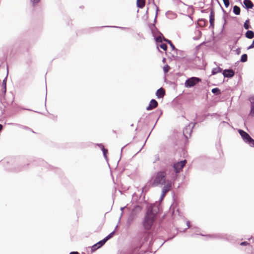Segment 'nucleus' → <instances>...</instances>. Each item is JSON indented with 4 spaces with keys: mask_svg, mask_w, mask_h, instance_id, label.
<instances>
[{
    "mask_svg": "<svg viewBox=\"0 0 254 254\" xmlns=\"http://www.w3.org/2000/svg\"><path fill=\"white\" fill-rule=\"evenodd\" d=\"M20 46V42L19 41H16L14 44L11 45L9 47L7 48L5 50V48L3 49L4 54H6L9 55L10 56H14L17 52Z\"/></svg>",
    "mask_w": 254,
    "mask_h": 254,
    "instance_id": "nucleus-10",
    "label": "nucleus"
},
{
    "mask_svg": "<svg viewBox=\"0 0 254 254\" xmlns=\"http://www.w3.org/2000/svg\"><path fill=\"white\" fill-rule=\"evenodd\" d=\"M248 30L245 33V37L249 39H252L254 36V32L252 30L247 29Z\"/></svg>",
    "mask_w": 254,
    "mask_h": 254,
    "instance_id": "nucleus-30",
    "label": "nucleus"
},
{
    "mask_svg": "<svg viewBox=\"0 0 254 254\" xmlns=\"http://www.w3.org/2000/svg\"><path fill=\"white\" fill-rule=\"evenodd\" d=\"M143 195H144V193H142V195H141V197L140 198L139 195H138L136 193L134 192L132 194V197H136V198H138L139 200H141L142 199Z\"/></svg>",
    "mask_w": 254,
    "mask_h": 254,
    "instance_id": "nucleus-49",
    "label": "nucleus"
},
{
    "mask_svg": "<svg viewBox=\"0 0 254 254\" xmlns=\"http://www.w3.org/2000/svg\"><path fill=\"white\" fill-rule=\"evenodd\" d=\"M243 6L248 10L249 9H252L254 4L250 0H244Z\"/></svg>",
    "mask_w": 254,
    "mask_h": 254,
    "instance_id": "nucleus-23",
    "label": "nucleus"
},
{
    "mask_svg": "<svg viewBox=\"0 0 254 254\" xmlns=\"http://www.w3.org/2000/svg\"><path fill=\"white\" fill-rule=\"evenodd\" d=\"M133 202H135V204H134L133 208L129 210V212L133 213L134 214L138 216L139 213L143 209L144 205L146 203L145 194L143 195L141 200H139L138 198H136L133 200Z\"/></svg>",
    "mask_w": 254,
    "mask_h": 254,
    "instance_id": "nucleus-4",
    "label": "nucleus"
},
{
    "mask_svg": "<svg viewBox=\"0 0 254 254\" xmlns=\"http://www.w3.org/2000/svg\"><path fill=\"white\" fill-rule=\"evenodd\" d=\"M165 14L166 16H167L168 14H171L173 16H175L176 15L175 13L171 10L167 11Z\"/></svg>",
    "mask_w": 254,
    "mask_h": 254,
    "instance_id": "nucleus-58",
    "label": "nucleus"
},
{
    "mask_svg": "<svg viewBox=\"0 0 254 254\" xmlns=\"http://www.w3.org/2000/svg\"><path fill=\"white\" fill-rule=\"evenodd\" d=\"M191 124V123H189L183 130V135L185 138L184 145L185 146L187 145L189 143V138L191 136L192 129L195 127L197 123L194 122L191 127L190 125Z\"/></svg>",
    "mask_w": 254,
    "mask_h": 254,
    "instance_id": "nucleus-5",
    "label": "nucleus"
},
{
    "mask_svg": "<svg viewBox=\"0 0 254 254\" xmlns=\"http://www.w3.org/2000/svg\"><path fill=\"white\" fill-rule=\"evenodd\" d=\"M151 187H153L152 182L151 180H149L145 185L141 189V192L139 194V197H141V195H142V193H144L145 195H146V193H147L151 188Z\"/></svg>",
    "mask_w": 254,
    "mask_h": 254,
    "instance_id": "nucleus-14",
    "label": "nucleus"
},
{
    "mask_svg": "<svg viewBox=\"0 0 254 254\" xmlns=\"http://www.w3.org/2000/svg\"><path fill=\"white\" fill-rule=\"evenodd\" d=\"M170 188L171 185L170 181H168L167 183L163 185L161 190V194L159 199L160 200L163 199L165 194L170 190Z\"/></svg>",
    "mask_w": 254,
    "mask_h": 254,
    "instance_id": "nucleus-19",
    "label": "nucleus"
},
{
    "mask_svg": "<svg viewBox=\"0 0 254 254\" xmlns=\"http://www.w3.org/2000/svg\"><path fill=\"white\" fill-rule=\"evenodd\" d=\"M176 53L179 56H181L182 57H186L185 53L183 51L178 49V50L176 51Z\"/></svg>",
    "mask_w": 254,
    "mask_h": 254,
    "instance_id": "nucleus-44",
    "label": "nucleus"
},
{
    "mask_svg": "<svg viewBox=\"0 0 254 254\" xmlns=\"http://www.w3.org/2000/svg\"><path fill=\"white\" fill-rule=\"evenodd\" d=\"M161 161L168 171V174L172 175L173 177L183 169L186 162V160H183L175 163L173 158L168 157H166Z\"/></svg>",
    "mask_w": 254,
    "mask_h": 254,
    "instance_id": "nucleus-1",
    "label": "nucleus"
},
{
    "mask_svg": "<svg viewBox=\"0 0 254 254\" xmlns=\"http://www.w3.org/2000/svg\"><path fill=\"white\" fill-rule=\"evenodd\" d=\"M34 164L35 165H37L42 167H44L48 169L53 170V169L55 168L53 166L48 164L47 162H46L44 160L41 158H38L35 160Z\"/></svg>",
    "mask_w": 254,
    "mask_h": 254,
    "instance_id": "nucleus-12",
    "label": "nucleus"
},
{
    "mask_svg": "<svg viewBox=\"0 0 254 254\" xmlns=\"http://www.w3.org/2000/svg\"><path fill=\"white\" fill-rule=\"evenodd\" d=\"M199 235L203 237H207L213 239H223L228 241H230L231 240H232V241L234 240L233 236H231L225 234L218 233L204 235L202 233H200Z\"/></svg>",
    "mask_w": 254,
    "mask_h": 254,
    "instance_id": "nucleus-7",
    "label": "nucleus"
},
{
    "mask_svg": "<svg viewBox=\"0 0 254 254\" xmlns=\"http://www.w3.org/2000/svg\"><path fill=\"white\" fill-rule=\"evenodd\" d=\"M186 75L183 73L178 72L174 74V78L176 80V83L175 82H170V84L172 85H174L175 87L177 86L178 82H181V80L179 78H186Z\"/></svg>",
    "mask_w": 254,
    "mask_h": 254,
    "instance_id": "nucleus-16",
    "label": "nucleus"
},
{
    "mask_svg": "<svg viewBox=\"0 0 254 254\" xmlns=\"http://www.w3.org/2000/svg\"><path fill=\"white\" fill-rule=\"evenodd\" d=\"M223 70V69L219 66L213 68L211 70V75H214L219 73H222Z\"/></svg>",
    "mask_w": 254,
    "mask_h": 254,
    "instance_id": "nucleus-28",
    "label": "nucleus"
},
{
    "mask_svg": "<svg viewBox=\"0 0 254 254\" xmlns=\"http://www.w3.org/2000/svg\"><path fill=\"white\" fill-rule=\"evenodd\" d=\"M248 55L247 54H243L241 55L240 61L242 63H246L248 61Z\"/></svg>",
    "mask_w": 254,
    "mask_h": 254,
    "instance_id": "nucleus-40",
    "label": "nucleus"
},
{
    "mask_svg": "<svg viewBox=\"0 0 254 254\" xmlns=\"http://www.w3.org/2000/svg\"><path fill=\"white\" fill-rule=\"evenodd\" d=\"M159 33L162 35V36L163 37V41L165 42L166 43H167L169 44H170V43H171L172 42L170 40L166 38L161 32H159Z\"/></svg>",
    "mask_w": 254,
    "mask_h": 254,
    "instance_id": "nucleus-52",
    "label": "nucleus"
},
{
    "mask_svg": "<svg viewBox=\"0 0 254 254\" xmlns=\"http://www.w3.org/2000/svg\"><path fill=\"white\" fill-rule=\"evenodd\" d=\"M253 48H254V39L253 40L252 44L247 49L249 50Z\"/></svg>",
    "mask_w": 254,
    "mask_h": 254,
    "instance_id": "nucleus-57",
    "label": "nucleus"
},
{
    "mask_svg": "<svg viewBox=\"0 0 254 254\" xmlns=\"http://www.w3.org/2000/svg\"><path fill=\"white\" fill-rule=\"evenodd\" d=\"M196 24L198 27L204 28L207 25L208 21L204 18H199L198 19Z\"/></svg>",
    "mask_w": 254,
    "mask_h": 254,
    "instance_id": "nucleus-22",
    "label": "nucleus"
},
{
    "mask_svg": "<svg viewBox=\"0 0 254 254\" xmlns=\"http://www.w3.org/2000/svg\"><path fill=\"white\" fill-rule=\"evenodd\" d=\"M238 132L245 143L248 144L251 147H254V139L248 133L242 129H239Z\"/></svg>",
    "mask_w": 254,
    "mask_h": 254,
    "instance_id": "nucleus-9",
    "label": "nucleus"
},
{
    "mask_svg": "<svg viewBox=\"0 0 254 254\" xmlns=\"http://www.w3.org/2000/svg\"><path fill=\"white\" fill-rule=\"evenodd\" d=\"M145 0H141V1H139L138 3H136V6L138 8H142L145 6Z\"/></svg>",
    "mask_w": 254,
    "mask_h": 254,
    "instance_id": "nucleus-42",
    "label": "nucleus"
},
{
    "mask_svg": "<svg viewBox=\"0 0 254 254\" xmlns=\"http://www.w3.org/2000/svg\"><path fill=\"white\" fill-rule=\"evenodd\" d=\"M105 241L103 239L102 240L96 243V245L98 246V248L100 249L103 247L105 244Z\"/></svg>",
    "mask_w": 254,
    "mask_h": 254,
    "instance_id": "nucleus-47",
    "label": "nucleus"
},
{
    "mask_svg": "<svg viewBox=\"0 0 254 254\" xmlns=\"http://www.w3.org/2000/svg\"><path fill=\"white\" fill-rule=\"evenodd\" d=\"M195 33L196 35L194 36L192 38V39L194 40H198L201 37L202 33L201 31L200 30H199V29L195 30Z\"/></svg>",
    "mask_w": 254,
    "mask_h": 254,
    "instance_id": "nucleus-32",
    "label": "nucleus"
},
{
    "mask_svg": "<svg viewBox=\"0 0 254 254\" xmlns=\"http://www.w3.org/2000/svg\"><path fill=\"white\" fill-rule=\"evenodd\" d=\"M173 1L177 5H179L180 4L182 3L183 4L188 6L189 8H190L192 10V13H194V9L193 8V7L192 5H189L184 2H183L181 0H173Z\"/></svg>",
    "mask_w": 254,
    "mask_h": 254,
    "instance_id": "nucleus-26",
    "label": "nucleus"
},
{
    "mask_svg": "<svg viewBox=\"0 0 254 254\" xmlns=\"http://www.w3.org/2000/svg\"><path fill=\"white\" fill-rule=\"evenodd\" d=\"M209 21H215V11L213 9L210 10Z\"/></svg>",
    "mask_w": 254,
    "mask_h": 254,
    "instance_id": "nucleus-41",
    "label": "nucleus"
},
{
    "mask_svg": "<svg viewBox=\"0 0 254 254\" xmlns=\"http://www.w3.org/2000/svg\"><path fill=\"white\" fill-rule=\"evenodd\" d=\"M250 20L249 18H247V19L246 20L244 23V27L245 29H252V27L251 25L250 24Z\"/></svg>",
    "mask_w": 254,
    "mask_h": 254,
    "instance_id": "nucleus-37",
    "label": "nucleus"
},
{
    "mask_svg": "<svg viewBox=\"0 0 254 254\" xmlns=\"http://www.w3.org/2000/svg\"><path fill=\"white\" fill-rule=\"evenodd\" d=\"M233 12L236 15H240L241 13L240 7L237 5H234L233 8Z\"/></svg>",
    "mask_w": 254,
    "mask_h": 254,
    "instance_id": "nucleus-34",
    "label": "nucleus"
},
{
    "mask_svg": "<svg viewBox=\"0 0 254 254\" xmlns=\"http://www.w3.org/2000/svg\"><path fill=\"white\" fill-rule=\"evenodd\" d=\"M175 60L176 62L182 64H187L191 62V60L190 59L187 58L186 57H182L178 55L175 56Z\"/></svg>",
    "mask_w": 254,
    "mask_h": 254,
    "instance_id": "nucleus-20",
    "label": "nucleus"
},
{
    "mask_svg": "<svg viewBox=\"0 0 254 254\" xmlns=\"http://www.w3.org/2000/svg\"><path fill=\"white\" fill-rule=\"evenodd\" d=\"M159 47L160 48H161L162 49H163L164 51H166L167 48V46L166 44L165 43H163V42H161L159 44H157V45H156V48L157 49V50L159 52H161V51L159 48Z\"/></svg>",
    "mask_w": 254,
    "mask_h": 254,
    "instance_id": "nucleus-31",
    "label": "nucleus"
},
{
    "mask_svg": "<svg viewBox=\"0 0 254 254\" xmlns=\"http://www.w3.org/2000/svg\"><path fill=\"white\" fill-rule=\"evenodd\" d=\"M88 248L91 249V253H94V252H96L98 249H99L98 248V246L96 245V243L94 244L91 247H89Z\"/></svg>",
    "mask_w": 254,
    "mask_h": 254,
    "instance_id": "nucleus-45",
    "label": "nucleus"
},
{
    "mask_svg": "<svg viewBox=\"0 0 254 254\" xmlns=\"http://www.w3.org/2000/svg\"><path fill=\"white\" fill-rule=\"evenodd\" d=\"M69 254H79L77 251H72L69 253Z\"/></svg>",
    "mask_w": 254,
    "mask_h": 254,
    "instance_id": "nucleus-63",
    "label": "nucleus"
},
{
    "mask_svg": "<svg viewBox=\"0 0 254 254\" xmlns=\"http://www.w3.org/2000/svg\"><path fill=\"white\" fill-rule=\"evenodd\" d=\"M152 4L155 6L156 7V14H155V18H154V23L156 22V18H157V15L158 14V12L159 11V7L157 5V4L155 3V1H154V0H152Z\"/></svg>",
    "mask_w": 254,
    "mask_h": 254,
    "instance_id": "nucleus-43",
    "label": "nucleus"
},
{
    "mask_svg": "<svg viewBox=\"0 0 254 254\" xmlns=\"http://www.w3.org/2000/svg\"><path fill=\"white\" fill-rule=\"evenodd\" d=\"M56 170V172L60 174V175H62V172L61 171V170L59 168H55Z\"/></svg>",
    "mask_w": 254,
    "mask_h": 254,
    "instance_id": "nucleus-60",
    "label": "nucleus"
},
{
    "mask_svg": "<svg viewBox=\"0 0 254 254\" xmlns=\"http://www.w3.org/2000/svg\"><path fill=\"white\" fill-rule=\"evenodd\" d=\"M167 174H168V171L161 161L160 170L155 173L150 179L152 182L153 187L162 186L167 183L169 181L166 179Z\"/></svg>",
    "mask_w": 254,
    "mask_h": 254,
    "instance_id": "nucleus-2",
    "label": "nucleus"
},
{
    "mask_svg": "<svg viewBox=\"0 0 254 254\" xmlns=\"http://www.w3.org/2000/svg\"><path fill=\"white\" fill-rule=\"evenodd\" d=\"M114 231L115 230L112 231L111 233H110L103 239V240L105 241L106 243L113 237V235L114 233Z\"/></svg>",
    "mask_w": 254,
    "mask_h": 254,
    "instance_id": "nucleus-46",
    "label": "nucleus"
},
{
    "mask_svg": "<svg viewBox=\"0 0 254 254\" xmlns=\"http://www.w3.org/2000/svg\"><path fill=\"white\" fill-rule=\"evenodd\" d=\"M156 213L151 208H148L144 213L142 220V226L145 231H149L151 229L154 224Z\"/></svg>",
    "mask_w": 254,
    "mask_h": 254,
    "instance_id": "nucleus-3",
    "label": "nucleus"
},
{
    "mask_svg": "<svg viewBox=\"0 0 254 254\" xmlns=\"http://www.w3.org/2000/svg\"><path fill=\"white\" fill-rule=\"evenodd\" d=\"M6 81L7 76L3 79L1 84V95H0V102L1 104H3L5 100V95L6 92Z\"/></svg>",
    "mask_w": 254,
    "mask_h": 254,
    "instance_id": "nucleus-11",
    "label": "nucleus"
},
{
    "mask_svg": "<svg viewBox=\"0 0 254 254\" xmlns=\"http://www.w3.org/2000/svg\"><path fill=\"white\" fill-rule=\"evenodd\" d=\"M209 23H210V25H209V28H211L212 29V34H214L213 29H214V26H215V21L209 22Z\"/></svg>",
    "mask_w": 254,
    "mask_h": 254,
    "instance_id": "nucleus-53",
    "label": "nucleus"
},
{
    "mask_svg": "<svg viewBox=\"0 0 254 254\" xmlns=\"http://www.w3.org/2000/svg\"><path fill=\"white\" fill-rule=\"evenodd\" d=\"M241 62L240 61H237L236 63H235L234 64V66L236 67V66H237L239 64V63Z\"/></svg>",
    "mask_w": 254,
    "mask_h": 254,
    "instance_id": "nucleus-64",
    "label": "nucleus"
},
{
    "mask_svg": "<svg viewBox=\"0 0 254 254\" xmlns=\"http://www.w3.org/2000/svg\"><path fill=\"white\" fill-rule=\"evenodd\" d=\"M104 27H111V28H119L123 30H129L130 29V28L128 27H121V26H99V27H93L92 28H95L97 29L103 28Z\"/></svg>",
    "mask_w": 254,
    "mask_h": 254,
    "instance_id": "nucleus-25",
    "label": "nucleus"
},
{
    "mask_svg": "<svg viewBox=\"0 0 254 254\" xmlns=\"http://www.w3.org/2000/svg\"><path fill=\"white\" fill-rule=\"evenodd\" d=\"M9 124L17 126V127H18L20 128H22V129H25V130H32V129L31 128H30L29 127L22 125H20L19 124L9 123Z\"/></svg>",
    "mask_w": 254,
    "mask_h": 254,
    "instance_id": "nucleus-35",
    "label": "nucleus"
},
{
    "mask_svg": "<svg viewBox=\"0 0 254 254\" xmlns=\"http://www.w3.org/2000/svg\"><path fill=\"white\" fill-rule=\"evenodd\" d=\"M148 26L151 31L152 36L154 37V39L156 43V45L159 44L163 41V37L162 35L159 33V31H158L156 27L155 26L154 23H149Z\"/></svg>",
    "mask_w": 254,
    "mask_h": 254,
    "instance_id": "nucleus-6",
    "label": "nucleus"
},
{
    "mask_svg": "<svg viewBox=\"0 0 254 254\" xmlns=\"http://www.w3.org/2000/svg\"><path fill=\"white\" fill-rule=\"evenodd\" d=\"M164 92L162 90V88H160L157 90L155 92V95L157 96L158 99H161L163 97Z\"/></svg>",
    "mask_w": 254,
    "mask_h": 254,
    "instance_id": "nucleus-27",
    "label": "nucleus"
},
{
    "mask_svg": "<svg viewBox=\"0 0 254 254\" xmlns=\"http://www.w3.org/2000/svg\"><path fill=\"white\" fill-rule=\"evenodd\" d=\"M154 161H153V163H156V161H159L160 160V156L158 154H156L153 156Z\"/></svg>",
    "mask_w": 254,
    "mask_h": 254,
    "instance_id": "nucleus-50",
    "label": "nucleus"
},
{
    "mask_svg": "<svg viewBox=\"0 0 254 254\" xmlns=\"http://www.w3.org/2000/svg\"><path fill=\"white\" fill-rule=\"evenodd\" d=\"M94 145L96 146L99 147V148L101 149V150H103L105 149L104 145L100 143H95Z\"/></svg>",
    "mask_w": 254,
    "mask_h": 254,
    "instance_id": "nucleus-51",
    "label": "nucleus"
},
{
    "mask_svg": "<svg viewBox=\"0 0 254 254\" xmlns=\"http://www.w3.org/2000/svg\"><path fill=\"white\" fill-rule=\"evenodd\" d=\"M221 7V8L223 12V17H222V19L224 21V23L222 25V28H221V31L220 32V33H223V35H225V33H224V27H225V25L226 24V19H225V14L227 13L226 10H225V9L223 8V7L222 6V5L220 6Z\"/></svg>",
    "mask_w": 254,
    "mask_h": 254,
    "instance_id": "nucleus-24",
    "label": "nucleus"
},
{
    "mask_svg": "<svg viewBox=\"0 0 254 254\" xmlns=\"http://www.w3.org/2000/svg\"><path fill=\"white\" fill-rule=\"evenodd\" d=\"M146 18L147 19L148 18V7H147V10L145 12Z\"/></svg>",
    "mask_w": 254,
    "mask_h": 254,
    "instance_id": "nucleus-62",
    "label": "nucleus"
},
{
    "mask_svg": "<svg viewBox=\"0 0 254 254\" xmlns=\"http://www.w3.org/2000/svg\"><path fill=\"white\" fill-rule=\"evenodd\" d=\"M102 151L103 155L104 156V158L105 159L106 162H107L109 168L111 169L110 164L109 163V158H108V156H107V154L108 153V149H104V150H102Z\"/></svg>",
    "mask_w": 254,
    "mask_h": 254,
    "instance_id": "nucleus-36",
    "label": "nucleus"
},
{
    "mask_svg": "<svg viewBox=\"0 0 254 254\" xmlns=\"http://www.w3.org/2000/svg\"><path fill=\"white\" fill-rule=\"evenodd\" d=\"M222 74L225 78H231L235 75L234 71L230 67L229 68L225 69L223 70Z\"/></svg>",
    "mask_w": 254,
    "mask_h": 254,
    "instance_id": "nucleus-15",
    "label": "nucleus"
},
{
    "mask_svg": "<svg viewBox=\"0 0 254 254\" xmlns=\"http://www.w3.org/2000/svg\"><path fill=\"white\" fill-rule=\"evenodd\" d=\"M137 217V216L135 214H134L133 213L129 212L126 224V227L127 229H128L130 228V226L135 220Z\"/></svg>",
    "mask_w": 254,
    "mask_h": 254,
    "instance_id": "nucleus-13",
    "label": "nucleus"
},
{
    "mask_svg": "<svg viewBox=\"0 0 254 254\" xmlns=\"http://www.w3.org/2000/svg\"><path fill=\"white\" fill-rule=\"evenodd\" d=\"M225 6L227 8L230 5V2L229 0H222Z\"/></svg>",
    "mask_w": 254,
    "mask_h": 254,
    "instance_id": "nucleus-54",
    "label": "nucleus"
},
{
    "mask_svg": "<svg viewBox=\"0 0 254 254\" xmlns=\"http://www.w3.org/2000/svg\"><path fill=\"white\" fill-rule=\"evenodd\" d=\"M13 110H15V112H18L19 110H27V111H32V112H36V113H40V112L34 111V110H31L30 109H28V108H26L22 107H19V106H17L16 108L15 106H14L13 107Z\"/></svg>",
    "mask_w": 254,
    "mask_h": 254,
    "instance_id": "nucleus-33",
    "label": "nucleus"
},
{
    "mask_svg": "<svg viewBox=\"0 0 254 254\" xmlns=\"http://www.w3.org/2000/svg\"><path fill=\"white\" fill-rule=\"evenodd\" d=\"M240 38V37H235L234 38V45H236L238 43Z\"/></svg>",
    "mask_w": 254,
    "mask_h": 254,
    "instance_id": "nucleus-59",
    "label": "nucleus"
},
{
    "mask_svg": "<svg viewBox=\"0 0 254 254\" xmlns=\"http://www.w3.org/2000/svg\"><path fill=\"white\" fill-rule=\"evenodd\" d=\"M240 245L242 246H250V250L251 251V254H254V251L253 250L254 249L253 246H252V245H250V243L248 242H247V241L242 242L240 244Z\"/></svg>",
    "mask_w": 254,
    "mask_h": 254,
    "instance_id": "nucleus-29",
    "label": "nucleus"
},
{
    "mask_svg": "<svg viewBox=\"0 0 254 254\" xmlns=\"http://www.w3.org/2000/svg\"><path fill=\"white\" fill-rule=\"evenodd\" d=\"M201 79L198 77L191 76L190 77H187L184 83V86L187 88H192L201 82Z\"/></svg>",
    "mask_w": 254,
    "mask_h": 254,
    "instance_id": "nucleus-8",
    "label": "nucleus"
},
{
    "mask_svg": "<svg viewBox=\"0 0 254 254\" xmlns=\"http://www.w3.org/2000/svg\"><path fill=\"white\" fill-rule=\"evenodd\" d=\"M47 95V84H46V97H45V106L46 105Z\"/></svg>",
    "mask_w": 254,
    "mask_h": 254,
    "instance_id": "nucleus-61",
    "label": "nucleus"
},
{
    "mask_svg": "<svg viewBox=\"0 0 254 254\" xmlns=\"http://www.w3.org/2000/svg\"><path fill=\"white\" fill-rule=\"evenodd\" d=\"M249 100L250 102V110L249 116L251 118H254V95L249 97Z\"/></svg>",
    "mask_w": 254,
    "mask_h": 254,
    "instance_id": "nucleus-17",
    "label": "nucleus"
},
{
    "mask_svg": "<svg viewBox=\"0 0 254 254\" xmlns=\"http://www.w3.org/2000/svg\"><path fill=\"white\" fill-rule=\"evenodd\" d=\"M169 45L171 48L172 51H175L176 52V51L178 50V49L175 47V45L172 43V42L170 43Z\"/></svg>",
    "mask_w": 254,
    "mask_h": 254,
    "instance_id": "nucleus-55",
    "label": "nucleus"
},
{
    "mask_svg": "<svg viewBox=\"0 0 254 254\" xmlns=\"http://www.w3.org/2000/svg\"><path fill=\"white\" fill-rule=\"evenodd\" d=\"M241 49H242L241 47H238V48H237L235 50L236 54H237V55H239L241 53Z\"/></svg>",
    "mask_w": 254,
    "mask_h": 254,
    "instance_id": "nucleus-56",
    "label": "nucleus"
},
{
    "mask_svg": "<svg viewBox=\"0 0 254 254\" xmlns=\"http://www.w3.org/2000/svg\"><path fill=\"white\" fill-rule=\"evenodd\" d=\"M170 68V66L168 64H165L163 67V70L164 73L168 72Z\"/></svg>",
    "mask_w": 254,
    "mask_h": 254,
    "instance_id": "nucleus-48",
    "label": "nucleus"
},
{
    "mask_svg": "<svg viewBox=\"0 0 254 254\" xmlns=\"http://www.w3.org/2000/svg\"><path fill=\"white\" fill-rule=\"evenodd\" d=\"M155 113H156L157 115H158V118H157V120H156V122H155V124H154V126L151 129V130L150 132H149V134L148 135V136H147V138H146V140H145V142L144 143L143 145L142 146V147H141V148L140 149V150L137 152V153H138L139 152H140V150L142 149V148L143 147V146H144L145 143V142H146L147 139L148 138V137H149V136L150 134H151V131H152V130H153V128H154V127H155V125H156V124H157V122H158V121L159 119V118H160V117L162 116V114H163V111H162V110H161V109H160V110H157L156 111Z\"/></svg>",
    "mask_w": 254,
    "mask_h": 254,
    "instance_id": "nucleus-18",
    "label": "nucleus"
},
{
    "mask_svg": "<svg viewBox=\"0 0 254 254\" xmlns=\"http://www.w3.org/2000/svg\"><path fill=\"white\" fill-rule=\"evenodd\" d=\"M187 228H190V229H195V231L196 232H198V230H199V228L196 227H195V226H193V225H190V221L188 220L187 221Z\"/></svg>",
    "mask_w": 254,
    "mask_h": 254,
    "instance_id": "nucleus-39",
    "label": "nucleus"
},
{
    "mask_svg": "<svg viewBox=\"0 0 254 254\" xmlns=\"http://www.w3.org/2000/svg\"><path fill=\"white\" fill-rule=\"evenodd\" d=\"M158 102L155 99H152L150 101L148 105L146 107V110L147 111L151 110L156 108L158 106Z\"/></svg>",
    "mask_w": 254,
    "mask_h": 254,
    "instance_id": "nucleus-21",
    "label": "nucleus"
},
{
    "mask_svg": "<svg viewBox=\"0 0 254 254\" xmlns=\"http://www.w3.org/2000/svg\"><path fill=\"white\" fill-rule=\"evenodd\" d=\"M211 92L214 95H219L222 93L221 90L218 87H215L212 89Z\"/></svg>",
    "mask_w": 254,
    "mask_h": 254,
    "instance_id": "nucleus-38",
    "label": "nucleus"
}]
</instances>
